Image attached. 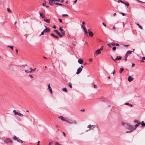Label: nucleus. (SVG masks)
I'll use <instances>...</instances> for the list:
<instances>
[{
    "mask_svg": "<svg viewBox=\"0 0 145 145\" xmlns=\"http://www.w3.org/2000/svg\"><path fill=\"white\" fill-rule=\"evenodd\" d=\"M134 122L135 123H136L135 125V127H134V129H135V130L140 124L142 126H145V123H144L143 121H142V123H140L138 120H135Z\"/></svg>",
    "mask_w": 145,
    "mask_h": 145,
    "instance_id": "1",
    "label": "nucleus"
},
{
    "mask_svg": "<svg viewBox=\"0 0 145 145\" xmlns=\"http://www.w3.org/2000/svg\"><path fill=\"white\" fill-rule=\"evenodd\" d=\"M126 126L125 125L124 126L125 127L126 129L130 130H132L133 131L135 130V129H134V127L133 126L127 124H126Z\"/></svg>",
    "mask_w": 145,
    "mask_h": 145,
    "instance_id": "2",
    "label": "nucleus"
},
{
    "mask_svg": "<svg viewBox=\"0 0 145 145\" xmlns=\"http://www.w3.org/2000/svg\"><path fill=\"white\" fill-rule=\"evenodd\" d=\"M66 121L69 124L74 123V124H76V121L73 120L69 119L67 118Z\"/></svg>",
    "mask_w": 145,
    "mask_h": 145,
    "instance_id": "3",
    "label": "nucleus"
},
{
    "mask_svg": "<svg viewBox=\"0 0 145 145\" xmlns=\"http://www.w3.org/2000/svg\"><path fill=\"white\" fill-rule=\"evenodd\" d=\"M5 143H13V142L9 138H8L5 139Z\"/></svg>",
    "mask_w": 145,
    "mask_h": 145,
    "instance_id": "4",
    "label": "nucleus"
},
{
    "mask_svg": "<svg viewBox=\"0 0 145 145\" xmlns=\"http://www.w3.org/2000/svg\"><path fill=\"white\" fill-rule=\"evenodd\" d=\"M46 28L43 30L44 32L46 33H48L50 31V29L49 28H48L46 26H44Z\"/></svg>",
    "mask_w": 145,
    "mask_h": 145,
    "instance_id": "5",
    "label": "nucleus"
},
{
    "mask_svg": "<svg viewBox=\"0 0 145 145\" xmlns=\"http://www.w3.org/2000/svg\"><path fill=\"white\" fill-rule=\"evenodd\" d=\"M58 118L61 119V120L63 121H66V120L67 119V118H64L63 116H59L58 117Z\"/></svg>",
    "mask_w": 145,
    "mask_h": 145,
    "instance_id": "6",
    "label": "nucleus"
},
{
    "mask_svg": "<svg viewBox=\"0 0 145 145\" xmlns=\"http://www.w3.org/2000/svg\"><path fill=\"white\" fill-rule=\"evenodd\" d=\"M82 69L81 67H79L77 69L76 74H79L82 71Z\"/></svg>",
    "mask_w": 145,
    "mask_h": 145,
    "instance_id": "7",
    "label": "nucleus"
},
{
    "mask_svg": "<svg viewBox=\"0 0 145 145\" xmlns=\"http://www.w3.org/2000/svg\"><path fill=\"white\" fill-rule=\"evenodd\" d=\"M88 30L89 35L90 37H92L93 35V32L91 31H90L89 29H88Z\"/></svg>",
    "mask_w": 145,
    "mask_h": 145,
    "instance_id": "8",
    "label": "nucleus"
},
{
    "mask_svg": "<svg viewBox=\"0 0 145 145\" xmlns=\"http://www.w3.org/2000/svg\"><path fill=\"white\" fill-rule=\"evenodd\" d=\"M101 53V50L99 49H98L96 50L95 53L97 55H99Z\"/></svg>",
    "mask_w": 145,
    "mask_h": 145,
    "instance_id": "9",
    "label": "nucleus"
},
{
    "mask_svg": "<svg viewBox=\"0 0 145 145\" xmlns=\"http://www.w3.org/2000/svg\"><path fill=\"white\" fill-rule=\"evenodd\" d=\"M133 79H134L132 77L130 76H129L128 77V80L129 82H130L132 81L133 80Z\"/></svg>",
    "mask_w": 145,
    "mask_h": 145,
    "instance_id": "10",
    "label": "nucleus"
},
{
    "mask_svg": "<svg viewBox=\"0 0 145 145\" xmlns=\"http://www.w3.org/2000/svg\"><path fill=\"white\" fill-rule=\"evenodd\" d=\"M78 62L80 64H82L83 63V61L81 59H78Z\"/></svg>",
    "mask_w": 145,
    "mask_h": 145,
    "instance_id": "11",
    "label": "nucleus"
},
{
    "mask_svg": "<svg viewBox=\"0 0 145 145\" xmlns=\"http://www.w3.org/2000/svg\"><path fill=\"white\" fill-rule=\"evenodd\" d=\"M50 35L53 37H54L56 39H58L59 38V37L57 36H56L54 35V34L52 33L50 34Z\"/></svg>",
    "mask_w": 145,
    "mask_h": 145,
    "instance_id": "12",
    "label": "nucleus"
},
{
    "mask_svg": "<svg viewBox=\"0 0 145 145\" xmlns=\"http://www.w3.org/2000/svg\"><path fill=\"white\" fill-rule=\"evenodd\" d=\"M132 52V51H128L125 54H127V55L128 56V55L131 54Z\"/></svg>",
    "mask_w": 145,
    "mask_h": 145,
    "instance_id": "13",
    "label": "nucleus"
},
{
    "mask_svg": "<svg viewBox=\"0 0 145 145\" xmlns=\"http://www.w3.org/2000/svg\"><path fill=\"white\" fill-rule=\"evenodd\" d=\"M121 57L120 56H117L116 58L115 59V61H116V60H117V59H119V60H120L121 59Z\"/></svg>",
    "mask_w": 145,
    "mask_h": 145,
    "instance_id": "14",
    "label": "nucleus"
},
{
    "mask_svg": "<svg viewBox=\"0 0 145 145\" xmlns=\"http://www.w3.org/2000/svg\"><path fill=\"white\" fill-rule=\"evenodd\" d=\"M17 141L18 142H20L21 143H22L24 142V141H23L22 140L20 139H19L18 138L17 140Z\"/></svg>",
    "mask_w": 145,
    "mask_h": 145,
    "instance_id": "15",
    "label": "nucleus"
},
{
    "mask_svg": "<svg viewBox=\"0 0 145 145\" xmlns=\"http://www.w3.org/2000/svg\"><path fill=\"white\" fill-rule=\"evenodd\" d=\"M40 15L43 18H45V15L43 14L40 13Z\"/></svg>",
    "mask_w": 145,
    "mask_h": 145,
    "instance_id": "16",
    "label": "nucleus"
},
{
    "mask_svg": "<svg viewBox=\"0 0 145 145\" xmlns=\"http://www.w3.org/2000/svg\"><path fill=\"white\" fill-rule=\"evenodd\" d=\"M124 69L123 68H121L119 70V73H121V72L123 71Z\"/></svg>",
    "mask_w": 145,
    "mask_h": 145,
    "instance_id": "17",
    "label": "nucleus"
},
{
    "mask_svg": "<svg viewBox=\"0 0 145 145\" xmlns=\"http://www.w3.org/2000/svg\"><path fill=\"white\" fill-rule=\"evenodd\" d=\"M25 71L26 73H29L31 72V71H30V70H25Z\"/></svg>",
    "mask_w": 145,
    "mask_h": 145,
    "instance_id": "18",
    "label": "nucleus"
},
{
    "mask_svg": "<svg viewBox=\"0 0 145 145\" xmlns=\"http://www.w3.org/2000/svg\"><path fill=\"white\" fill-rule=\"evenodd\" d=\"M44 21L47 23H49L50 22V20L48 19H44Z\"/></svg>",
    "mask_w": 145,
    "mask_h": 145,
    "instance_id": "19",
    "label": "nucleus"
},
{
    "mask_svg": "<svg viewBox=\"0 0 145 145\" xmlns=\"http://www.w3.org/2000/svg\"><path fill=\"white\" fill-rule=\"evenodd\" d=\"M61 33L62 34L63 36H65V31L63 30L61 31Z\"/></svg>",
    "mask_w": 145,
    "mask_h": 145,
    "instance_id": "20",
    "label": "nucleus"
},
{
    "mask_svg": "<svg viewBox=\"0 0 145 145\" xmlns=\"http://www.w3.org/2000/svg\"><path fill=\"white\" fill-rule=\"evenodd\" d=\"M127 57H128V56L127 55V54H125V56L124 57V60H125V61H126L127 60Z\"/></svg>",
    "mask_w": 145,
    "mask_h": 145,
    "instance_id": "21",
    "label": "nucleus"
},
{
    "mask_svg": "<svg viewBox=\"0 0 145 145\" xmlns=\"http://www.w3.org/2000/svg\"><path fill=\"white\" fill-rule=\"evenodd\" d=\"M62 90L63 91L65 92H67V90L66 88H63L62 89Z\"/></svg>",
    "mask_w": 145,
    "mask_h": 145,
    "instance_id": "22",
    "label": "nucleus"
},
{
    "mask_svg": "<svg viewBox=\"0 0 145 145\" xmlns=\"http://www.w3.org/2000/svg\"><path fill=\"white\" fill-rule=\"evenodd\" d=\"M18 116H19L21 117H23V115L21 113L19 112H18L17 114Z\"/></svg>",
    "mask_w": 145,
    "mask_h": 145,
    "instance_id": "23",
    "label": "nucleus"
},
{
    "mask_svg": "<svg viewBox=\"0 0 145 145\" xmlns=\"http://www.w3.org/2000/svg\"><path fill=\"white\" fill-rule=\"evenodd\" d=\"M8 47L10 48L12 50L13 49V46H7Z\"/></svg>",
    "mask_w": 145,
    "mask_h": 145,
    "instance_id": "24",
    "label": "nucleus"
},
{
    "mask_svg": "<svg viewBox=\"0 0 145 145\" xmlns=\"http://www.w3.org/2000/svg\"><path fill=\"white\" fill-rule=\"evenodd\" d=\"M13 139L14 140H17L18 138H17L16 137L15 135H14L13 137Z\"/></svg>",
    "mask_w": 145,
    "mask_h": 145,
    "instance_id": "25",
    "label": "nucleus"
},
{
    "mask_svg": "<svg viewBox=\"0 0 145 145\" xmlns=\"http://www.w3.org/2000/svg\"><path fill=\"white\" fill-rule=\"evenodd\" d=\"M55 4L56 5H59V6H64L63 5H62V4H60V3H55Z\"/></svg>",
    "mask_w": 145,
    "mask_h": 145,
    "instance_id": "26",
    "label": "nucleus"
},
{
    "mask_svg": "<svg viewBox=\"0 0 145 145\" xmlns=\"http://www.w3.org/2000/svg\"><path fill=\"white\" fill-rule=\"evenodd\" d=\"M13 112L14 113V115H15L17 114L18 112L16 111L15 110H14L13 111Z\"/></svg>",
    "mask_w": 145,
    "mask_h": 145,
    "instance_id": "27",
    "label": "nucleus"
},
{
    "mask_svg": "<svg viewBox=\"0 0 145 145\" xmlns=\"http://www.w3.org/2000/svg\"><path fill=\"white\" fill-rule=\"evenodd\" d=\"M123 4H124L127 7H128L129 6V4L128 3L124 2Z\"/></svg>",
    "mask_w": 145,
    "mask_h": 145,
    "instance_id": "28",
    "label": "nucleus"
},
{
    "mask_svg": "<svg viewBox=\"0 0 145 145\" xmlns=\"http://www.w3.org/2000/svg\"><path fill=\"white\" fill-rule=\"evenodd\" d=\"M29 69L30 70V71H31V72H32V71L33 72V71H35L36 69V68H35L34 69H32L31 68H30Z\"/></svg>",
    "mask_w": 145,
    "mask_h": 145,
    "instance_id": "29",
    "label": "nucleus"
},
{
    "mask_svg": "<svg viewBox=\"0 0 145 145\" xmlns=\"http://www.w3.org/2000/svg\"><path fill=\"white\" fill-rule=\"evenodd\" d=\"M49 4L51 5H52V6H53V3L54 4H55L54 3H53V2H52V1H50V2H49Z\"/></svg>",
    "mask_w": 145,
    "mask_h": 145,
    "instance_id": "30",
    "label": "nucleus"
},
{
    "mask_svg": "<svg viewBox=\"0 0 145 145\" xmlns=\"http://www.w3.org/2000/svg\"><path fill=\"white\" fill-rule=\"evenodd\" d=\"M84 33L86 35H88L87 31H86V30H84Z\"/></svg>",
    "mask_w": 145,
    "mask_h": 145,
    "instance_id": "31",
    "label": "nucleus"
},
{
    "mask_svg": "<svg viewBox=\"0 0 145 145\" xmlns=\"http://www.w3.org/2000/svg\"><path fill=\"white\" fill-rule=\"evenodd\" d=\"M92 126V125H88V127L89 128L91 129Z\"/></svg>",
    "mask_w": 145,
    "mask_h": 145,
    "instance_id": "32",
    "label": "nucleus"
},
{
    "mask_svg": "<svg viewBox=\"0 0 145 145\" xmlns=\"http://www.w3.org/2000/svg\"><path fill=\"white\" fill-rule=\"evenodd\" d=\"M137 24L138 26V27L140 29H142V27L140 26L139 24L137 23Z\"/></svg>",
    "mask_w": 145,
    "mask_h": 145,
    "instance_id": "33",
    "label": "nucleus"
},
{
    "mask_svg": "<svg viewBox=\"0 0 145 145\" xmlns=\"http://www.w3.org/2000/svg\"><path fill=\"white\" fill-rule=\"evenodd\" d=\"M68 84H69V86L70 87V88H72L71 84V83L69 82L68 83Z\"/></svg>",
    "mask_w": 145,
    "mask_h": 145,
    "instance_id": "34",
    "label": "nucleus"
},
{
    "mask_svg": "<svg viewBox=\"0 0 145 145\" xmlns=\"http://www.w3.org/2000/svg\"><path fill=\"white\" fill-rule=\"evenodd\" d=\"M120 14H121L122 15V16H124L125 15H126V14L125 13H123V12H120Z\"/></svg>",
    "mask_w": 145,
    "mask_h": 145,
    "instance_id": "35",
    "label": "nucleus"
},
{
    "mask_svg": "<svg viewBox=\"0 0 145 145\" xmlns=\"http://www.w3.org/2000/svg\"><path fill=\"white\" fill-rule=\"evenodd\" d=\"M82 28H83L84 30H86V29L84 26L83 25H82Z\"/></svg>",
    "mask_w": 145,
    "mask_h": 145,
    "instance_id": "36",
    "label": "nucleus"
},
{
    "mask_svg": "<svg viewBox=\"0 0 145 145\" xmlns=\"http://www.w3.org/2000/svg\"><path fill=\"white\" fill-rule=\"evenodd\" d=\"M63 28L62 27H60V28H59V31L61 32V31L62 30H63V29H62Z\"/></svg>",
    "mask_w": 145,
    "mask_h": 145,
    "instance_id": "37",
    "label": "nucleus"
},
{
    "mask_svg": "<svg viewBox=\"0 0 145 145\" xmlns=\"http://www.w3.org/2000/svg\"><path fill=\"white\" fill-rule=\"evenodd\" d=\"M103 46H101V48H100V49H99L101 51V50H103Z\"/></svg>",
    "mask_w": 145,
    "mask_h": 145,
    "instance_id": "38",
    "label": "nucleus"
},
{
    "mask_svg": "<svg viewBox=\"0 0 145 145\" xmlns=\"http://www.w3.org/2000/svg\"><path fill=\"white\" fill-rule=\"evenodd\" d=\"M7 10L9 12H11V10L10 9L8 8H7Z\"/></svg>",
    "mask_w": 145,
    "mask_h": 145,
    "instance_id": "39",
    "label": "nucleus"
},
{
    "mask_svg": "<svg viewBox=\"0 0 145 145\" xmlns=\"http://www.w3.org/2000/svg\"><path fill=\"white\" fill-rule=\"evenodd\" d=\"M116 49V47L115 46H114L113 47L112 50H113L114 51Z\"/></svg>",
    "mask_w": 145,
    "mask_h": 145,
    "instance_id": "40",
    "label": "nucleus"
},
{
    "mask_svg": "<svg viewBox=\"0 0 145 145\" xmlns=\"http://www.w3.org/2000/svg\"><path fill=\"white\" fill-rule=\"evenodd\" d=\"M45 33L44 32V30L41 32V35H40V36L41 35H44V33Z\"/></svg>",
    "mask_w": 145,
    "mask_h": 145,
    "instance_id": "41",
    "label": "nucleus"
},
{
    "mask_svg": "<svg viewBox=\"0 0 145 145\" xmlns=\"http://www.w3.org/2000/svg\"><path fill=\"white\" fill-rule=\"evenodd\" d=\"M54 31L57 34L59 33L57 30H54Z\"/></svg>",
    "mask_w": 145,
    "mask_h": 145,
    "instance_id": "42",
    "label": "nucleus"
},
{
    "mask_svg": "<svg viewBox=\"0 0 145 145\" xmlns=\"http://www.w3.org/2000/svg\"><path fill=\"white\" fill-rule=\"evenodd\" d=\"M132 131H133L132 130H130L129 131H126V133H130V132H132Z\"/></svg>",
    "mask_w": 145,
    "mask_h": 145,
    "instance_id": "43",
    "label": "nucleus"
},
{
    "mask_svg": "<svg viewBox=\"0 0 145 145\" xmlns=\"http://www.w3.org/2000/svg\"><path fill=\"white\" fill-rule=\"evenodd\" d=\"M58 35L59 36H60V37H62V34H61L60 33H58Z\"/></svg>",
    "mask_w": 145,
    "mask_h": 145,
    "instance_id": "44",
    "label": "nucleus"
},
{
    "mask_svg": "<svg viewBox=\"0 0 145 145\" xmlns=\"http://www.w3.org/2000/svg\"><path fill=\"white\" fill-rule=\"evenodd\" d=\"M58 35L59 36H60V37H62V34H61L60 33H58Z\"/></svg>",
    "mask_w": 145,
    "mask_h": 145,
    "instance_id": "45",
    "label": "nucleus"
},
{
    "mask_svg": "<svg viewBox=\"0 0 145 145\" xmlns=\"http://www.w3.org/2000/svg\"><path fill=\"white\" fill-rule=\"evenodd\" d=\"M58 20L61 23L62 22V21L61 18H59V19H58Z\"/></svg>",
    "mask_w": 145,
    "mask_h": 145,
    "instance_id": "46",
    "label": "nucleus"
},
{
    "mask_svg": "<svg viewBox=\"0 0 145 145\" xmlns=\"http://www.w3.org/2000/svg\"><path fill=\"white\" fill-rule=\"evenodd\" d=\"M129 46V45H128V44H127V45L124 44V45H123V46L125 47H128Z\"/></svg>",
    "mask_w": 145,
    "mask_h": 145,
    "instance_id": "47",
    "label": "nucleus"
},
{
    "mask_svg": "<svg viewBox=\"0 0 145 145\" xmlns=\"http://www.w3.org/2000/svg\"><path fill=\"white\" fill-rule=\"evenodd\" d=\"M62 16L64 17L65 16H68V15L67 14H62Z\"/></svg>",
    "mask_w": 145,
    "mask_h": 145,
    "instance_id": "48",
    "label": "nucleus"
},
{
    "mask_svg": "<svg viewBox=\"0 0 145 145\" xmlns=\"http://www.w3.org/2000/svg\"><path fill=\"white\" fill-rule=\"evenodd\" d=\"M55 145H61V144H59V143L58 142H57L55 143Z\"/></svg>",
    "mask_w": 145,
    "mask_h": 145,
    "instance_id": "49",
    "label": "nucleus"
},
{
    "mask_svg": "<svg viewBox=\"0 0 145 145\" xmlns=\"http://www.w3.org/2000/svg\"><path fill=\"white\" fill-rule=\"evenodd\" d=\"M97 88V86L96 85L94 84V88Z\"/></svg>",
    "mask_w": 145,
    "mask_h": 145,
    "instance_id": "50",
    "label": "nucleus"
},
{
    "mask_svg": "<svg viewBox=\"0 0 145 145\" xmlns=\"http://www.w3.org/2000/svg\"><path fill=\"white\" fill-rule=\"evenodd\" d=\"M111 44L112 46H114L116 44L112 42L111 43Z\"/></svg>",
    "mask_w": 145,
    "mask_h": 145,
    "instance_id": "51",
    "label": "nucleus"
},
{
    "mask_svg": "<svg viewBox=\"0 0 145 145\" xmlns=\"http://www.w3.org/2000/svg\"><path fill=\"white\" fill-rule=\"evenodd\" d=\"M92 126L91 127V129H93L95 127V125H92Z\"/></svg>",
    "mask_w": 145,
    "mask_h": 145,
    "instance_id": "52",
    "label": "nucleus"
},
{
    "mask_svg": "<svg viewBox=\"0 0 145 145\" xmlns=\"http://www.w3.org/2000/svg\"><path fill=\"white\" fill-rule=\"evenodd\" d=\"M107 45L109 47H111V46L110 45V44H107Z\"/></svg>",
    "mask_w": 145,
    "mask_h": 145,
    "instance_id": "53",
    "label": "nucleus"
},
{
    "mask_svg": "<svg viewBox=\"0 0 145 145\" xmlns=\"http://www.w3.org/2000/svg\"><path fill=\"white\" fill-rule=\"evenodd\" d=\"M102 24L103 25L105 26V27H106V25L104 23V22L102 23Z\"/></svg>",
    "mask_w": 145,
    "mask_h": 145,
    "instance_id": "54",
    "label": "nucleus"
},
{
    "mask_svg": "<svg viewBox=\"0 0 145 145\" xmlns=\"http://www.w3.org/2000/svg\"><path fill=\"white\" fill-rule=\"evenodd\" d=\"M78 0H75L74 1V2H73V4H75V3H76L77 2V1Z\"/></svg>",
    "mask_w": 145,
    "mask_h": 145,
    "instance_id": "55",
    "label": "nucleus"
},
{
    "mask_svg": "<svg viewBox=\"0 0 145 145\" xmlns=\"http://www.w3.org/2000/svg\"><path fill=\"white\" fill-rule=\"evenodd\" d=\"M49 89V90H50V92L51 93V94H52V89H51H51Z\"/></svg>",
    "mask_w": 145,
    "mask_h": 145,
    "instance_id": "56",
    "label": "nucleus"
},
{
    "mask_svg": "<svg viewBox=\"0 0 145 145\" xmlns=\"http://www.w3.org/2000/svg\"><path fill=\"white\" fill-rule=\"evenodd\" d=\"M51 87H50V84H49L48 85V89H51Z\"/></svg>",
    "mask_w": 145,
    "mask_h": 145,
    "instance_id": "57",
    "label": "nucleus"
},
{
    "mask_svg": "<svg viewBox=\"0 0 145 145\" xmlns=\"http://www.w3.org/2000/svg\"><path fill=\"white\" fill-rule=\"evenodd\" d=\"M111 58L114 61H115V59H114L112 56H111Z\"/></svg>",
    "mask_w": 145,
    "mask_h": 145,
    "instance_id": "58",
    "label": "nucleus"
},
{
    "mask_svg": "<svg viewBox=\"0 0 145 145\" xmlns=\"http://www.w3.org/2000/svg\"><path fill=\"white\" fill-rule=\"evenodd\" d=\"M63 135L65 137V136H66V134H65V133L64 132H63Z\"/></svg>",
    "mask_w": 145,
    "mask_h": 145,
    "instance_id": "59",
    "label": "nucleus"
},
{
    "mask_svg": "<svg viewBox=\"0 0 145 145\" xmlns=\"http://www.w3.org/2000/svg\"><path fill=\"white\" fill-rule=\"evenodd\" d=\"M125 105H129L130 104L127 103H125Z\"/></svg>",
    "mask_w": 145,
    "mask_h": 145,
    "instance_id": "60",
    "label": "nucleus"
},
{
    "mask_svg": "<svg viewBox=\"0 0 145 145\" xmlns=\"http://www.w3.org/2000/svg\"><path fill=\"white\" fill-rule=\"evenodd\" d=\"M29 76L32 78H33V77L32 75H29Z\"/></svg>",
    "mask_w": 145,
    "mask_h": 145,
    "instance_id": "61",
    "label": "nucleus"
},
{
    "mask_svg": "<svg viewBox=\"0 0 145 145\" xmlns=\"http://www.w3.org/2000/svg\"><path fill=\"white\" fill-rule=\"evenodd\" d=\"M115 72V71L114 69L113 72L112 73V74H113V75H114Z\"/></svg>",
    "mask_w": 145,
    "mask_h": 145,
    "instance_id": "62",
    "label": "nucleus"
},
{
    "mask_svg": "<svg viewBox=\"0 0 145 145\" xmlns=\"http://www.w3.org/2000/svg\"><path fill=\"white\" fill-rule=\"evenodd\" d=\"M115 45L117 46H119V44H118L117 43Z\"/></svg>",
    "mask_w": 145,
    "mask_h": 145,
    "instance_id": "63",
    "label": "nucleus"
},
{
    "mask_svg": "<svg viewBox=\"0 0 145 145\" xmlns=\"http://www.w3.org/2000/svg\"><path fill=\"white\" fill-rule=\"evenodd\" d=\"M53 143L52 142H50L48 145H51V144Z\"/></svg>",
    "mask_w": 145,
    "mask_h": 145,
    "instance_id": "64",
    "label": "nucleus"
}]
</instances>
